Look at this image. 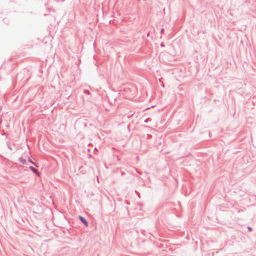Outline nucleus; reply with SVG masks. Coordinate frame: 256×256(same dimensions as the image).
<instances>
[{
    "instance_id": "f257e3e1",
    "label": "nucleus",
    "mask_w": 256,
    "mask_h": 256,
    "mask_svg": "<svg viewBox=\"0 0 256 256\" xmlns=\"http://www.w3.org/2000/svg\"><path fill=\"white\" fill-rule=\"evenodd\" d=\"M79 218H80V220L82 221V222L87 226H88V224L87 222L86 221V220L81 216H80Z\"/></svg>"
},
{
    "instance_id": "f03ea898",
    "label": "nucleus",
    "mask_w": 256,
    "mask_h": 256,
    "mask_svg": "<svg viewBox=\"0 0 256 256\" xmlns=\"http://www.w3.org/2000/svg\"><path fill=\"white\" fill-rule=\"evenodd\" d=\"M30 169L34 173L36 174H38V171L36 169H35L34 168H32V167H30Z\"/></svg>"
},
{
    "instance_id": "7ed1b4c3",
    "label": "nucleus",
    "mask_w": 256,
    "mask_h": 256,
    "mask_svg": "<svg viewBox=\"0 0 256 256\" xmlns=\"http://www.w3.org/2000/svg\"><path fill=\"white\" fill-rule=\"evenodd\" d=\"M248 229L250 230H252L250 228H249Z\"/></svg>"
},
{
    "instance_id": "20e7f679",
    "label": "nucleus",
    "mask_w": 256,
    "mask_h": 256,
    "mask_svg": "<svg viewBox=\"0 0 256 256\" xmlns=\"http://www.w3.org/2000/svg\"><path fill=\"white\" fill-rule=\"evenodd\" d=\"M22 163H24V161H22Z\"/></svg>"
}]
</instances>
